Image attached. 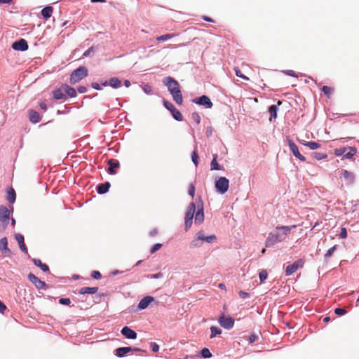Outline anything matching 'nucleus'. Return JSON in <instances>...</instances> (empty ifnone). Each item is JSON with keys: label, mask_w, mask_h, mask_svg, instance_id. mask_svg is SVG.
Returning <instances> with one entry per match:
<instances>
[{"label": "nucleus", "mask_w": 359, "mask_h": 359, "mask_svg": "<svg viewBox=\"0 0 359 359\" xmlns=\"http://www.w3.org/2000/svg\"><path fill=\"white\" fill-rule=\"evenodd\" d=\"M296 225L277 226L273 233H269L267 237L265 245L266 248L274 245L276 243L284 241L292 229L296 228Z\"/></svg>", "instance_id": "nucleus-1"}, {"label": "nucleus", "mask_w": 359, "mask_h": 359, "mask_svg": "<svg viewBox=\"0 0 359 359\" xmlns=\"http://www.w3.org/2000/svg\"><path fill=\"white\" fill-rule=\"evenodd\" d=\"M163 83L168 87L174 101L179 105L182 104L183 97L178 82L173 78L168 76L163 79Z\"/></svg>", "instance_id": "nucleus-2"}, {"label": "nucleus", "mask_w": 359, "mask_h": 359, "mask_svg": "<svg viewBox=\"0 0 359 359\" xmlns=\"http://www.w3.org/2000/svg\"><path fill=\"white\" fill-rule=\"evenodd\" d=\"M88 75V69L84 66L79 67L72 72L69 78V82L72 85L76 84L83 79L86 78Z\"/></svg>", "instance_id": "nucleus-3"}, {"label": "nucleus", "mask_w": 359, "mask_h": 359, "mask_svg": "<svg viewBox=\"0 0 359 359\" xmlns=\"http://www.w3.org/2000/svg\"><path fill=\"white\" fill-rule=\"evenodd\" d=\"M216 240V236L215 235H210V236H205L204 232L203 231H198L196 234V238L192 241L191 245L192 247H199L201 245L203 241L207 242V243H212Z\"/></svg>", "instance_id": "nucleus-4"}, {"label": "nucleus", "mask_w": 359, "mask_h": 359, "mask_svg": "<svg viewBox=\"0 0 359 359\" xmlns=\"http://www.w3.org/2000/svg\"><path fill=\"white\" fill-rule=\"evenodd\" d=\"M10 212L5 206H0V231H4L9 222Z\"/></svg>", "instance_id": "nucleus-5"}, {"label": "nucleus", "mask_w": 359, "mask_h": 359, "mask_svg": "<svg viewBox=\"0 0 359 359\" xmlns=\"http://www.w3.org/2000/svg\"><path fill=\"white\" fill-rule=\"evenodd\" d=\"M196 211V204L194 203H191L189 205L188 209L186 212L185 215V221H184V225H185V230L187 231L192 224V219Z\"/></svg>", "instance_id": "nucleus-6"}, {"label": "nucleus", "mask_w": 359, "mask_h": 359, "mask_svg": "<svg viewBox=\"0 0 359 359\" xmlns=\"http://www.w3.org/2000/svg\"><path fill=\"white\" fill-rule=\"evenodd\" d=\"M229 187V181L225 177H219L215 182V188L221 194H225Z\"/></svg>", "instance_id": "nucleus-7"}, {"label": "nucleus", "mask_w": 359, "mask_h": 359, "mask_svg": "<svg viewBox=\"0 0 359 359\" xmlns=\"http://www.w3.org/2000/svg\"><path fill=\"white\" fill-rule=\"evenodd\" d=\"M163 105L168 110L171 112L173 118L175 120L178 121H182L183 120V116L181 112L177 109L171 102L165 100L163 102Z\"/></svg>", "instance_id": "nucleus-8"}, {"label": "nucleus", "mask_w": 359, "mask_h": 359, "mask_svg": "<svg viewBox=\"0 0 359 359\" xmlns=\"http://www.w3.org/2000/svg\"><path fill=\"white\" fill-rule=\"evenodd\" d=\"M304 262L303 259H299L294 262L293 264L288 265L285 269L286 276H290L297 271L299 268L303 267Z\"/></svg>", "instance_id": "nucleus-9"}, {"label": "nucleus", "mask_w": 359, "mask_h": 359, "mask_svg": "<svg viewBox=\"0 0 359 359\" xmlns=\"http://www.w3.org/2000/svg\"><path fill=\"white\" fill-rule=\"evenodd\" d=\"M28 279L30 282H32L37 289H44L46 290L47 287V285L44 281L41 280L38 277H36L33 273H29Z\"/></svg>", "instance_id": "nucleus-10"}, {"label": "nucleus", "mask_w": 359, "mask_h": 359, "mask_svg": "<svg viewBox=\"0 0 359 359\" xmlns=\"http://www.w3.org/2000/svg\"><path fill=\"white\" fill-rule=\"evenodd\" d=\"M219 323L226 329H231L233 327L234 320L231 317H225L222 315L218 319Z\"/></svg>", "instance_id": "nucleus-11"}, {"label": "nucleus", "mask_w": 359, "mask_h": 359, "mask_svg": "<svg viewBox=\"0 0 359 359\" xmlns=\"http://www.w3.org/2000/svg\"><path fill=\"white\" fill-rule=\"evenodd\" d=\"M193 102L199 105L205 106L207 108H212L213 106L210 99L206 95H202L193 100Z\"/></svg>", "instance_id": "nucleus-12"}, {"label": "nucleus", "mask_w": 359, "mask_h": 359, "mask_svg": "<svg viewBox=\"0 0 359 359\" xmlns=\"http://www.w3.org/2000/svg\"><path fill=\"white\" fill-rule=\"evenodd\" d=\"M0 251L6 257L11 256V251L8 248V240L6 237L0 239Z\"/></svg>", "instance_id": "nucleus-13"}, {"label": "nucleus", "mask_w": 359, "mask_h": 359, "mask_svg": "<svg viewBox=\"0 0 359 359\" xmlns=\"http://www.w3.org/2000/svg\"><path fill=\"white\" fill-rule=\"evenodd\" d=\"M288 145L290 147L291 151L292 152L293 155L295 157L298 158L302 161H306L305 157L299 153L297 146L294 144V142L292 140H288Z\"/></svg>", "instance_id": "nucleus-14"}, {"label": "nucleus", "mask_w": 359, "mask_h": 359, "mask_svg": "<svg viewBox=\"0 0 359 359\" xmlns=\"http://www.w3.org/2000/svg\"><path fill=\"white\" fill-rule=\"evenodd\" d=\"M12 48L16 50L25 51L28 49V44L25 39H21L12 44Z\"/></svg>", "instance_id": "nucleus-15"}, {"label": "nucleus", "mask_w": 359, "mask_h": 359, "mask_svg": "<svg viewBox=\"0 0 359 359\" xmlns=\"http://www.w3.org/2000/svg\"><path fill=\"white\" fill-rule=\"evenodd\" d=\"M121 334L128 339H135L137 338V333L129 327L125 326L121 330Z\"/></svg>", "instance_id": "nucleus-16"}, {"label": "nucleus", "mask_w": 359, "mask_h": 359, "mask_svg": "<svg viewBox=\"0 0 359 359\" xmlns=\"http://www.w3.org/2000/svg\"><path fill=\"white\" fill-rule=\"evenodd\" d=\"M154 300V297L151 296H147L142 299L140 302L138 304V309L140 310L146 309L151 302H152Z\"/></svg>", "instance_id": "nucleus-17"}, {"label": "nucleus", "mask_w": 359, "mask_h": 359, "mask_svg": "<svg viewBox=\"0 0 359 359\" xmlns=\"http://www.w3.org/2000/svg\"><path fill=\"white\" fill-rule=\"evenodd\" d=\"M107 163L109 165L108 168V172L111 175L115 174L116 171L114 170V169L118 168L120 166L118 161L116 159H109Z\"/></svg>", "instance_id": "nucleus-18"}, {"label": "nucleus", "mask_w": 359, "mask_h": 359, "mask_svg": "<svg viewBox=\"0 0 359 359\" xmlns=\"http://www.w3.org/2000/svg\"><path fill=\"white\" fill-rule=\"evenodd\" d=\"M65 92L63 90V84L60 86V88L55 89L53 91V97L55 100H66L67 95L63 93Z\"/></svg>", "instance_id": "nucleus-19"}, {"label": "nucleus", "mask_w": 359, "mask_h": 359, "mask_svg": "<svg viewBox=\"0 0 359 359\" xmlns=\"http://www.w3.org/2000/svg\"><path fill=\"white\" fill-rule=\"evenodd\" d=\"M131 351H133L132 347H120L116 349V355L122 358Z\"/></svg>", "instance_id": "nucleus-20"}, {"label": "nucleus", "mask_w": 359, "mask_h": 359, "mask_svg": "<svg viewBox=\"0 0 359 359\" xmlns=\"http://www.w3.org/2000/svg\"><path fill=\"white\" fill-rule=\"evenodd\" d=\"M15 239L18 241L19 244V247L20 250L28 254L27 248H26L25 243H24V236L20 233L15 235Z\"/></svg>", "instance_id": "nucleus-21"}, {"label": "nucleus", "mask_w": 359, "mask_h": 359, "mask_svg": "<svg viewBox=\"0 0 359 359\" xmlns=\"http://www.w3.org/2000/svg\"><path fill=\"white\" fill-rule=\"evenodd\" d=\"M341 175L344 180L349 184L353 182L355 176L354 174L351 172H349L346 170H341Z\"/></svg>", "instance_id": "nucleus-22"}, {"label": "nucleus", "mask_w": 359, "mask_h": 359, "mask_svg": "<svg viewBox=\"0 0 359 359\" xmlns=\"http://www.w3.org/2000/svg\"><path fill=\"white\" fill-rule=\"evenodd\" d=\"M97 291H98L97 287H83L79 290V293L80 294H95Z\"/></svg>", "instance_id": "nucleus-23"}, {"label": "nucleus", "mask_w": 359, "mask_h": 359, "mask_svg": "<svg viewBox=\"0 0 359 359\" xmlns=\"http://www.w3.org/2000/svg\"><path fill=\"white\" fill-rule=\"evenodd\" d=\"M204 220V214H203V208L201 206V208H199L196 213L195 215V224H201L203 223Z\"/></svg>", "instance_id": "nucleus-24"}, {"label": "nucleus", "mask_w": 359, "mask_h": 359, "mask_svg": "<svg viewBox=\"0 0 359 359\" xmlns=\"http://www.w3.org/2000/svg\"><path fill=\"white\" fill-rule=\"evenodd\" d=\"M29 120L31 122L34 123H39L41 118V116L39 115V114L34 111V110H30L29 112Z\"/></svg>", "instance_id": "nucleus-25"}, {"label": "nucleus", "mask_w": 359, "mask_h": 359, "mask_svg": "<svg viewBox=\"0 0 359 359\" xmlns=\"http://www.w3.org/2000/svg\"><path fill=\"white\" fill-rule=\"evenodd\" d=\"M63 90L65 93L70 97H75L76 96V91L74 88L70 87L67 84H63Z\"/></svg>", "instance_id": "nucleus-26"}, {"label": "nucleus", "mask_w": 359, "mask_h": 359, "mask_svg": "<svg viewBox=\"0 0 359 359\" xmlns=\"http://www.w3.org/2000/svg\"><path fill=\"white\" fill-rule=\"evenodd\" d=\"M217 155L214 154L213 158L210 163V168L212 170H223V166L220 165L217 161Z\"/></svg>", "instance_id": "nucleus-27"}, {"label": "nucleus", "mask_w": 359, "mask_h": 359, "mask_svg": "<svg viewBox=\"0 0 359 359\" xmlns=\"http://www.w3.org/2000/svg\"><path fill=\"white\" fill-rule=\"evenodd\" d=\"M111 184L109 182H106L105 183L101 184L97 187V192L100 194H103L107 193L110 188Z\"/></svg>", "instance_id": "nucleus-28"}, {"label": "nucleus", "mask_w": 359, "mask_h": 359, "mask_svg": "<svg viewBox=\"0 0 359 359\" xmlns=\"http://www.w3.org/2000/svg\"><path fill=\"white\" fill-rule=\"evenodd\" d=\"M109 86L113 88H118L121 86V81L116 77H112L109 80Z\"/></svg>", "instance_id": "nucleus-29"}, {"label": "nucleus", "mask_w": 359, "mask_h": 359, "mask_svg": "<svg viewBox=\"0 0 359 359\" xmlns=\"http://www.w3.org/2000/svg\"><path fill=\"white\" fill-rule=\"evenodd\" d=\"M34 264L39 267L43 271L47 272L49 271V267L46 264L41 262V261L39 259H33Z\"/></svg>", "instance_id": "nucleus-30"}, {"label": "nucleus", "mask_w": 359, "mask_h": 359, "mask_svg": "<svg viewBox=\"0 0 359 359\" xmlns=\"http://www.w3.org/2000/svg\"><path fill=\"white\" fill-rule=\"evenodd\" d=\"M53 9L51 6H46L42 9L41 15L43 17V18L47 20L48 18H49L51 16V15L53 13Z\"/></svg>", "instance_id": "nucleus-31"}, {"label": "nucleus", "mask_w": 359, "mask_h": 359, "mask_svg": "<svg viewBox=\"0 0 359 359\" xmlns=\"http://www.w3.org/2000/svg\"><path fill=\"white\" fill-rule=\"evenodd\" d=\"M302 144L308 147L311 150H315L320 148V144L316 142H301Z\"/></svg>", "instance_id": "nucleus-32"}, {"label": "nucleus", "mask_w": 359, "mask_h": 359, "mask_svg": "<svg viewBox=\"0 0 359 359\" xmlns=\"http://www.w3.org/2000/svg\"><path fill=\"white\" fill-rule=\"evenodd\" d=\"M7 200L11 203H13L15 201V191L13 188H10L8 190Z\"/></svg>", "instance_id": "nucleus-33"}, {"label": "nucleus", "mask_w": 359, "mask_h": 359, "mask_svg": "<svg viewBox=\"0 0 359 359\" xmlns=\"http://www.w3.org/2000/svg\"><path fill=\"white\" fill-rule=\"evenodd\" d=\"M357 149L355 147H350L349 151L344 154V158L351 159L356 154Z\"/></svg>", "instance_id": "nucleus-34"}, {"label": "nucleus", "mask_w": 359, "mask_h": 359, "mask_svg": "<svg viewBox=\"0 0 359 359\" xmlns=\"http://www.w3.org/2000/svg\"><path fill=\"white\" fill-rule=\"evenodd\" d=\"M277 106L273 104L271 105L269 109V112L270 113L271 117L270 121H271L272 118H276L277 117Z\"/></svg>", "instance_id": "nucleus-35"}, {"label": "nucleus", "mask_w": 359, "mask_h": 359, "mask_svg": "<svg viewBox=\"0 0 359 359\" xmlns=\"http://www.w3.org/2000/svg\"><path fill=\"white\" fill-rule=\"evenodd\" d=\"M210 331H211L210 338H214L217 334H220L222 333V330L219 327H215V326H212L210 327Z\"/></svg>", "instance_id": "nucleus-36"}, {"label": "nucleus", "mask_w": 359, "mask_h": 359, "mask_svg": "<svg viewBox=\"0 0 359 359\" xmlns=\"http://www.w3.org/2000/svg\"><path fill=\"white\" fill-rule=\"evenodd\" d=\"M175 36H176L175 34H166L158 36L156 38V40L158 41H166V40H168V39H170L173 38Z\"/></svg>", "instance_id": "nucleus-37"}, {"label": "nucleus", "mask_w": 359, "mask_h": 359, "mask_svg": "<svg viewBox=\"0 0 359 359\" xmlns=\"http://www.w3.org/2000/svg\"><path fill=\"white\" fill-rule=\"evenodd\" d=\"M322 91L324 93V94L327 96L328 97H330L333 92V88L331 87L324 86L322 88Z\"/></svg>", "instance_id": "nucleus-38"}, {"label": "nucleus", "mask_w": 359, "mask_h": 359, "mask_svg": "<svg viewBox=\"0 0 359 359\" xmlns=\"http://www.w3.org/2000/svg\"><path fill=\"white\" fill-rule=\"evenodd\" d=\"M201 356L204 358H209L212 356V353L208 348H203L201 350Z\"/></svg>", "instance_id": "nucleus-39"}, {"label": "nucleus", "mask_w": 359, "mask_h": 359, "mask_svg": "<svg viewBox=\"0 0 359 359\" xmlns=\"http://www.w3.org/2000/svg\"><path fill=\"white\" fill-rule=\"evenodd\" d=\"M312 156L317 160H322L327 156V154L320 152H314L312 154Z\"/></svg>", "instance_id": "nucleus-40"}, {"label": "nucleus", "mask_w": 359, "mask_h": 359, "mask_svg": "<svg viewBox=\"0 0 359 359\" xmlns=\"http://www.w3.org/2000/svg\"><path fill=\"white\" fill-rule=\"evenodd\" d=\"M191 159H192V161L194 163V165L196 166H197L198 164L199 156H198L196 151H194L192 152V154H191Z\"/></svg>", "instance_id": "nucleus-41"}, {"label": "nucleus", "mask_w": 359, "mask_h": 359, "mask_svg": "<svg viewBox=\"0 0 359 359\" xmlns=\"http://www.w3.org/2000/svg\"><path fill=\"white\" fill-rule=\"evenodd\" d=\"M260 282L263 283L268 277L267 271L264 269L262 270L259 274Z\"/></svg>", "instance_id": "nucleus-42"}, {"label": "nucleus", "mask_w": 359, "mask_h": 359, "mask_svg": "<svg viewBox=\"0 0 359 359\" xmlns=\"http://www.w3.org/2000/svg\"><path fill=\"white\" fill-rule=\"evenodd\" d=\"M235 74L237 76L242 78L243 79L249 80V78L244 74H243L241 72V70L238 69V67H234Z\"/></svg>", "instance_id": "nucleus-43"}, {"label": "nucleus", "mask_w": 359, "mask_h": 359, "mask_svg": "<svg viewBox=\"0 0 359 359\" xmlns=\"http://www.w3.org/2000/svg\"><path fill=\"white\" fill-rule=\"evenodd\" d=\"M191 119L197 124L201 123V116L198 112H193L191 114Z\"/></svg>", "instance_id": "nucleus-44"}, {"label": "nucleus", "mask_w": 359, "mask_h": 359, "mask_svg": "<svg viewBox=\"0 0 359 359\" xmlns=\"http://www.w3.org/2000/svg\"><path fill=\"white\" fill-rule=\"evenodd\" d=\"M337 249V245H334L333 247L330 248L327 251V252L325 253V258H327V257H330L332 255V254L334 253V252Z\"/></svg>", "instance_id": "nucleus-45"}, {"label": "nucleus", "mask_w": 359, "mask_h": 359, "mask_svg": "<svg viewBox=\"0 0 359 359\" xmlns=\"http://www.w3.org/2000/svg\"><path fill=\"white\" fill-rule=\"evenodd\" d=\"M345 151H346L345 147L338 148L334 150V154L337 156H339L344 154Z\"/></svg>", "instance_id": "nucleus-46"}, {"label": "nucleus", "mask_w": 359, "mask_h": 359, "mask_svg": "<svg viewBox=\"0 0 359 359\" xmlns=\"http://www.w3.org/2000/svg\"><path fill=\"white\" fill-rule=\"evenodd\" d=\"M162 245L160 243H156L152 246L151 248L150 252L151 254L155 253L157 250H158L161 248Z\"/></svg>", "instance_id": "nucleus-47"}, {"label": "nucleus", "mask_w": 359, "mask_h": 359, "mask_svg": "<svg viewBox=\"0 0 359 359\" xmlns=\"http://www.w3.org/2000/svg\"><path fill=\"white\" fill-rule=\"evenodd\" d=\"M334 313L338 316H342L346 313V311L344 309L337 308L334 310Z\"/></svg>", "instance_id": "nucleus-48"}, {"label": "nucleus", "mask_w": 359, "mask_h": 359, "mask_svg": "<svg viewBox=\"0 0 359 359\" xmlns=\"http://www.w3.org/2000/svg\"><path fill=\"white\" fill-rule=\"evenodd\" d=\"M91 276L95 278V279H100L102 277V275L100 273V271H93L92 273H91Z\"/></svg>", "instance_id": "nucleus-49"}, {"label": "nucleus", "mask_w": 359, "mask_h": 359, "mask_svg": "<svg viewBox=\"0 0 359 359\" xmlns=\"http://www.w3.org/2000/svg\"><path fill=\"white\" fill-rule=\"evenodd\" d=\"M258 338H259V337H258V335H257V334H252L250 336V337H249V342H250V344H252V343L255 342L256 341H257V340H258Z\"/></svg>", "instance_id": "nucleus-50"}, {"label": "nucleus", "mask_w": 359, "mask_h": 359, "mask_svg": "<svg viewBox=\"0 0 359 359\" xmlns=\"http://www.w3.org/2000/svg\"><path fill=\"white\" fill-rule=\"evenodd\" d=\"M60 304L63 305H69L71 303V301L69 298H61L59 300Z\"/></svg>", "instance_id": "nucleus-51"}, {"label": "nucleus", "mask_w": 359, "mask_h": 359, "mask_svg": "<svg viewBox=\"0 0 359 359\" xmlns=\"http://www.w3.org/2000/svg\"><path fill=\"white\" fill-rule=\"evenodd\" d=\"M339 237L341 238H346L347 237V231H346V229L345 227H342L341 229V232H340V234H339Z\"/></svg>", "instance_id": "nucleus-52"}, {"label": "nucleus", "mask_w": 359, "mask_h": 359, "mask_svg": "<svg viewBox=\"0 0 359 359\" xmlns=\"http://www.w3.org/2000/svg\"><path fill=\"white\" fill-rule=\"evenodd\" d=\"M189 194L191 196V197H194V194H195V187L194 186V184H191L189 187Z\"/></svg>", "instance_id": "nucleus-53"}, {"label": "nucleus", "mask_w": 359, "mask_h": 359, "mask_svg": "<svg viewBox=\"0 0 359 359\" xmlns=\"http://www.w3.org/2000/svg\"><path fill=\"white\" fill-rule=\"evenodd\" d=\"M150 346L154 352H158L159 350V346L155 342H151Z\"/></svg>", "instance_id": "nucleus-54"}, {"label": "nucleus", "mask_w": 359, "mask_h": 359, "mask_svg": "<svg viewBox=\"0 0 359 359\" xmlns=\"http://www.w3.org/2000/svg\"><path fill=\"white\" fill-rule=\"evenodd\" d=\"M142 89L146 94H149L151 92V87L148 84L144 85Z\"/></svg>", "instance_id": "nucleus-55"}, {"label": "nucleus", "mask_w": 359, "mask_h": 359, "mask_svg": "<svg viewBox=\"0 0 359 359\" xmlns=\"http://www.w3.org/2000/svg\"><path fill=\"white\" fill-rule=\"evenodd\" d=\"M93 52H94V48L93 47H90V48H89L88 50H86L84 52L83 56L84 57H88V56H89Z\"/></svg>", "instance_id": "nucleus-56"}, {"label": "nucleus", "mask_w": 359, "mask_h": 359, "mask_svg": "<svg viewBox=\"0 0 359 359\" xmlns=\"http://www.w3.org/2000/svg\"><path fill=\"white\" fill-rule=\"evenodd\" d=\"M239 296L242 299H245V298L249 297L250 294L248 292H243V291H240L239 292Z\"/></svg>", "instance_id": "nucleus-57"}, {"label": "nucleus", "mask_w": 359, "mask_h": 359, "mask_svg": "<svg viewBox=\"0 0 359 359\" xmlns=\"http://www.w3.org/2000/svg\"><path fill=\"white\" fill-rule=\"evenodd\" d=\"M284 72L287 75L290 76H293V77H297V75L296 74V73L293 70H287V71H285Z\"/></svg>", "instance_id": "nucleus-58"}, {"label": "nucleus", "mask_w": 359, "mask_h": 359, "mask_svg": "<svg viewBox=\"0 0 359 359\" xmlns=\"http://www.w3.org/2000/svg\"><path fill=\"white\" fill-rule=\"evenodd\" d=\"M78 92L79 93H85L86 92H87V88L85 86H79L78 88Z\"/></svg>", "instance_id": "nucleus-59"}, {"label": "nucleus", "mask_w": 359, "mask_h": 359, "mask_svg": "<svg viewBox=\"0 0 359 359\" xmlns=\"http://www.w3.org/2000/svg\"><path fill=\"white\" fill-rule=\"evenodd\" d=\"M6 309V305L0 300V313H3Z\"/></svg>", "instance_id": "nucleus-60"}, {"label": "nucleus", "mask_w": 359, "mask_h": 359, "mask_svg": "<svg viewBox=\"0 0 359 359\" xmlns=\"http://www.w3.org/2000/svg\"><path fill=\"white\" fill-rule=\"evenodd\" d=\"M91 86H92V88L95 90H100L102 89L97 83H92Z\"/></svg>", "instance_id": "nucleus-61"}, {"label": "nucleus", "mask_w": 359, "mask_h": 359, "mask_svg": "<svg viewBox=\"0 0 359 359\" xmlns=\"http://www.w3.org/2000/svg\"><path fill=\"white\" fill-rule=\"evenodd\" d=\"M162 277H163V273H161V272L155 273V274H153L151 276V278H162Z\"/></svg>", "instance_id": "nucleus-62"}, {"label": "nucleus", "mask_w": 359, "mask_h": 359, "mask_svg": "<svg viewBox=\"0 0 359 359\" xmlns=\"http://www.w3.org/2000/svg\"><path fill=\"white\" fill-rule=\"evenodd\" d=\"M39 106H40L41 109H42L44 111H46L47 106H46V104L44 102H40Z\"/></svg>", "instance_id": "nucleus-63"}, {"label": "nucleus", "mask_w": 359, "mask_h": 359, "mask_svg": "<svg viewBox=\"0 0 359 359\" xmlns=\"http://www.w3.org/2000/svg\"><path fill=\"white\" fill-rule=\"evenodd\" d=\"M124 85H125V86H126V87H127V88L130 87V81H128V80H125V81H124Z\"/></svg>", "instance_id": "nucleus-64"}]
</instances>
